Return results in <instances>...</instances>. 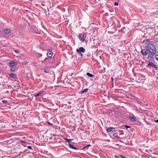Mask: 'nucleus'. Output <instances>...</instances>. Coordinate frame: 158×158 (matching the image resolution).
I'll return each mask as SVG.
<instances>
[{
	"label": "nucleus",
	"mask_w": 158,
	"mask_h": 158,
	"mask_svg": "<svg viewBox=\"0 0 158 158\" xmlns=\"http://www.w3.org/2000/svg\"><path fill=\"white\" fill-rule=\"evenodd\" d=\"M142 43L147 45L145 48L149 54L154 56L156 54V49L153 44V41H150L148 39H146L143 41Z\"/></svg>",
	"instance_id": "obj_1"
},
{
	"label": "nucleus",
	"mask_w": 158,
	"mask_h": 158,
	"mask_svg": "<svg viewBox=\"0 0 158 158\" xmlns=\"http://www.w3.org/2000/svg\"><path fill=\"white\" fill-rule=\"evenodd\" d=\"M45 61H46L45 65L47 66L50 64L55 61V58L53 57L52 58L47 57L45 58Z\"/></svg>",
	"instance_id": "obj_2"
},
{
	"label": "nucleus",
	"mask_w": 158,
	"mask_h": 158,
	"mask_svg": "<svg viewBox=\"0 0 158 158\" xmlns=\"http://www.w3.org/2000/svg\"><path fill=\"white\" fill-rule=\"evenodd\" d=\"M76 51L78 53H80V52H85V50L84 48L82 47H81L77 49Z\"/></svg>",
	"instance_id": "obj_3"
},
{
	"label": "nucleus",
	"mask_w": 158,
	"mask_h": 158,
	"mask_svg": "<svg viewBox=\"0 0 158 158\" xmlns=\"http://www.w3.org/2000/svg\"><path fill=\"white\" fill-rule=\"evenodd\" d=\"M79 40L82 42H84L85 41V39L84 38V35L82 34H80L78 36Z\"/></svg>",
	"instance_id": "obj_4"
},
{
	"label": "nucleus",
	"mask_w": 158,
	"mask_h": 158,
	"mask_svg": "<svg viewBox=\"0 0 158 158\" xmlns=\"http://www.w3.org/2000/svg\"><path fill=\"white\" fill-rule=\"evenodd\" d=\"M141 54L143 56H146L147 55H148V53L146 49H142L141 51Z\"/></svg>",
	"instance_id": "obj_5"
},
{
	"label": "nucleus",
	"mask_w": 158,
	"mask_h": 158,
	"mask_svg": "<svg viewBox=\"0 0 158 158\" xmlns=\"http://www.w3.org/2000/svg\"><path fill=\"white\" fill-rule=\"evenodd\" d=\"M11 30L10 28H6L3 30L4 34L7 35L10 33Z\"/></svg>",
	"instance_id": "obj_6"
},
{
	"label": "nucleus",
	"mask_w": 158,
	"mask_h": 158,
	"mask_svg": "<svg viewBox=\"0 0 158 158\" xmlns=\"http://www.w3.org/2000/svg\"><path fill=\"white\" fill-rule=\"evenodd\" d=\"M17 63L14 61L10 62L8 64V65L10 67H12L16 65Z\"/></svg>",
	"instance_id": "obj_7"
},
{
	"label": "nucleus",
	"mask_w": 158,
	"mask_h": 158,
	"mask_svg": "<svg viewBox=\"0 0 158 158\" xmlns=\"http://www.w3.org/2000/svg\"><path fill=\"white\" fill-rule=\"evenodd\" d=\"M53 53L51 51H49L47 53V55L48 57V58H52V56H53Z\"/></svg>",
	"instance_id": "obj_8"
},
{
	"label": "nucleus",
	"mask_w": 158,
	"mask_h": 158,
	"mask_svg": "<svg viewBox=\"0 0 158 158\" xmlns=\"http://www.w3.org/2000/svg\"><path fill=\"white\" fill-rule=\"evenodd\" d=\"M149 66L154 67L156 69H157V68L156 67V65L153 63L150 62L147 65V67H148Z\"/></svg>",
	"instance_id": "obj_9"
},
{
	"label": "nucleus",
	"mask_w": 158,
	"mask_h": 158,
	"mask_svg": "<svg viewBox=\"0 0 158 158\" xmlns=\"http://www.w3.org/2000/svg\"><path fill=\"white\" fill-rule=\"evenodd\" d=\"M107 132H110L111 131H115V128L112 127H109L106 129Z\"/></svg>",
	"instance_id": "obj_10"
},
{
	"label": "nucleus",
	"mask_w": 158,
	"mask_h": 158,
	"mask_svg": "<svg viewBox=\"0 0 158 158\" xmlns=\"http://www.w3.org/2000/svg\"><path fill=\"white\" fill-rule=\"evenodd\" d=\"M9 76L11 78L15 79H17V77L16 74L15 73H10L9 74Z\"/></svg>",
	"instance_id": "obj_11"
},
{
	"label": "nucleus",
	"mask_w": 158,
	"mask_h": 158,
	"mask_svg": "<svg viewBox=\"0 0 158 158\" xmlns=\"http://www.w3.org/2000/svg\"><path fill=\"white\" fill-rule=\"evenodd\" d=\"M148 58L150 60L152 61L154 60V56H152V55L149 54H148Z\"/></svg>",
	"instance_id": "obj_12"
},
{
	"label": "nucleus",
	"mask_w": 158,
	"mask_h": 158,
	"mask_svg": "<svg viewBox=\"0 0 158 158\" xmlns=\"http://www.w3.org/2000/svg\"><path fill=\"white\" fill-rule=\"evenodd\" d=\"M68 145H69V147L70 148H71L72 149H73L75 150H77L78 149V148H77L75 147H74L73 145H72L71 143H68Z\"/></svg>",
	"instance_id": "obj_13"
},
{
	"label": "nucleus",
	"mask_w": 158,
	"mask_h": 158,
	"mask_svg": "<svg viewBox=\"0 0 158 158\" xmlns=\"http://www.w3.org/2000/svg\"><path fill=\"white\" fill-rule=\"evenodd\" d=\"M130 120L132 122H134L136 120V118L135 116L130 117H129Z\"/></svg>",
	"instance_id": "obj_14"
},
{
	"label": "nucleus",
	"mask_w": 158,
	"mask_h": 158,
	"mask_svg": "<svg viewBox=\"0 0 158 158\" xmlns=\"http://www.w3.org/2000/svg\"><path fill=\"white\" fill-rule=\"evenodd\" d=\"M88 90V89L87 88L84 89V90H82L81 91V94H82L84 93H86V92H87Z\"/></svg>",
	"instance_id": "obj_15"
},
{
	"label": "nucleus",
	"mask_w": 158,
	"mask_h": 158,
	"mask_svg": "<svg viewBox=\"0 0 158 158\" xmlns=\"http://www.w3.org/2000/svg\"><path fill=\"white\" fill-rule=\"evenodd\" d=\"M86 75L90 77H94V75L92 74H91L89 73H87Z\"/></svg>",
	"instance_id": "obj_16"
},
{
	"label": "nucleus",
	"mask_w": 158,
	"mask_h": 158,
	"mask_svg": "<svg viewBox=\"0 0 158 158\" xmlns=\"http://www.w3.org/2000/svg\"><path fill=\"white\" fill-rule=\"evenodd\" d=\"M65 139L66 140L67 142H68L69 143H71V141L72 140H74L73 139Z\"/></svg>",
	"instance_id": "obj_17"
},
{
	"label": "nucleus",
	"mask_w": 158,
	"mask_h": 158,
	"mask_svg": "<svg viewBox=\"0 0 158 158\" xmlns=\"http://www.w3.org/2000/svg\"><path fill=\"white\" fill-rule=\"evenodd\" d=\"M113 136L114 137H116L118 138H119L120 137L118 135V134L117 132L114 133L113 134Z\"/></svg>",
	"instance_id": "obj_18"
},
{
	"label": "nucleus",
	"mask_w": 158,
	"mask_h": 158,
	"mask_svg": "<svg viewBox=\"0 0 158 158\" xmlns=\"http://www.w3.org/2000/svg\"><path fill=\"white\" fill-rule=\"evenodd\" d=\"M42 92H40L38 93L37 94L34 95V96H35V97H38L41 94Z\"/></svg>",
	"instance_id": "obj_19"
},
{
	"label": "nucleus",
	"mask_w": 158,
	"mask_h": 158,
	"mask_svg": "<svg viewBox=\"0 0 158 158\" xmlns=\"http://www.w3.org/2000/svg\"><path fill=\"white\" fill-rule=\"evenodd\" d=\"M26 75H27V76L29 77V78H31V74H29L28 73H26Z\"/></svg>",
	"instance_id": "obj_20"
},
{
	"label": "nucleus",
	"mask_w": 158,
	"mask_h": 158,
	"mask_svg": "<svg viewBox=\"0 0 158 158\" xmlns=\"http://www.w3.org/2000/svg\"><path fill=\"white\" fill-rule=\"evenodd\" d=\"M10 70L12 72H14L15 71V69L14 68L12 67L10 68Z\"/></svg>",
	"instance_id": "obj_21"
},
{
	"label": "nucleus",
	"mask_w": 158,
	"mask_h": 158,
	"mask_svg": "<svg viewBox=\"0 0 158 158\" xmlns=\"http://www.w3.org/2000/svg\"><path fill=\"white\" fill-rule=\"evenodd\" d=\"M39 62H41L42 64H45L46 61H45V59L44 60L39 61Z\"/></svg>",
	"instance_id": "obj_22"
},
{
	"label": "nucleus",
	"mask_w": 158,
	"mask_h": 158,
	"mask_svg": "<svg viewBox=\"0 0 158 158\" xmlns=\"http://www.w3.org/2000/svg\"><path fill=\"white\" fill-rule=\"evenodd\" d=\"M155 57L156 60L158 61V55L155 54Z\"/></svg>",
	"instance_id": "obj_23"
},
{
	"label": "nucleus",
	"mask_w": 158,
	"mask_h": 158,
	"mask_svg": "<svg viewBox=\"0 0 158 158\" xmlns=\"http://www.w3.org/2000/svg\"><path fill=\"white\" fill-rule=\"evenodd\" d=\"M44 72L46 73H48L49 72V70L48 69H45L44 70Z\"/></svg>",
	"instance_id": "obj_24"
},
{
	"label": "nucleus",
	"mask_w": 158,
	"mask_h": 158,
	"mask_svg": "<svg viewBox=\"0 0 158 158\" xmlns=\"http://www.w3.org/2000/svg\"><path fill=\"white\" fill-rule=\"evenodd\" d=\"M15 53H18L20 52V51L19 50H16L15 51Z\"/></svg>",
	"instance_id": "obj_25"
},
{
	"label": "nucleus",
	"mask_w": 158,
	"mask_h": 158,
	"mask_svg": "<svg viewBox=\"0 0 158 158\" xmlns=\"http://www.w3.org/2000/svg\"><path fill=\"white\" fill-rule=\"evenodd\" d=\"M27 148L28 149H31V150H32V147L31 146H29L27 147Z\"/></svg>",
	"instance_id": "obj_26"
},
{
	"label": "nucleus",
	"mask_w": 158,
	"mask_h": 158,
	"mask_svg": "<svg viewBox=\"0 0 158 158\" xmlns=\"http://www.w3.org/2000/svg\"><path fill=\"white\" fill-rule=\"evenodd\" d=\"M47 123H48V124H49V125H50V126H52L53 125V124H52L51 123H50V122H47Z\"/></svg>",
	"instance_id": "obj_27"
},
{
	"label": "nucleus",
	"mask_w": 158,
	"mask_h": 158,
	"mask_svg": "<svg viewBox=\"0 0 158 158\" xmlns=\"http://www.w3.org/2000/svg\"><path fill=\"white\" fill-rule=\"evenodd\" d=\"M125 127L127 129L131 128V127L127 125H125Z\"/></svg>",
	"instance_id": "obj_28"
},
{
	"label": "nucleus",
	"mask_w": 158,
	"mask_h": 158,
	"mask_svg": "<svg viewBox=\"0 0 158 158\" xmlns=\"http://www.w3.org/2000/svg\"><path fill=\"white\" fill-rule=\"evenodd\" d=\"M23 64L25 65L27 64L28 63V62L26 61H23Z\"/></svg>",
	"instance_id": "obj_29"
},
{
	"label": "nucleus",
	"mask_w": 158,
	"mask_h": 158,
	"mask_svg": "<svg viewBox=\"0 0 158 158\" xmlns=\"http://www.w3.org/2000/svg\"><path fill=\"white\" fill-rule=\"evenodd\" d=\"M91 146V145H90V144H89V145H87V146H85V147L83 148L84 149V148H87V147H90Z\"/></svg>",
	"instance_id": "obj_30"
},
{
	"label": "nucleus",
	"mask_w": 158,
	"mask_h": 158,
	"mask_svg": "<svg viewBox=\"0 0 158 158\" xmlns=\"http://www.w3.org/2000/svg\"><path fill=\"white\" fill-rule=\"evenodd\" d=\"M82 52H80V53H78V54H79L80 55H81V56L82 57H83V54H82Z\"/></svg>",
	"instance_id": "obj_31"
},
{
	"label": "nucleus",
	"mask_w": 158,
	"mask_h": 158,
	"mask_svg": "<svg viewBox=\"0 0 158 158\" xmlns=\"http://www.w3.org/2000/svg\"><path fill=\"white\" fill-rule=\"evenodd\" d=\"M38 56L39 57H41L42 56V55L41 54L39 53V54H38Z\"/></svg>",
	"instance_id": "obj_32"
},
{
	"label": "nucleus",
	"mask_w": 158,
	"mask_h": 158,
	"mask_svg": "<svg viewBox=\"0 0 158 158\" xmlns=\"http://www.w3.org/2000/svg\"><path fill=\"white\" fill-rule=\"evenodd\" d=\"M114 4L115 5V6H118V2H115L114 3Z\"/></svg>",
	"instance_id": "obj_33"
},
{
	"label": "nucleus",
	"mask_w": 158,
	"mask_h": 158,
	"mask_svg": "<svg viewBox=\"0 0 158 158\" xmlns=\"http://www.w3.org/2000/svg\"><path fill=\"white\" fill-rule=\"evenodd\" d=\"M2 102L4 103H7V102L6 101V100H2Z\"/></svg>",
	"instance_id": "obj_34"
},
{
	"label": "nucleus",
	"mask_w": 158,
	"mask_h": 158,
	"mask_svg": "<svg viewBox=\"0 0 158 158\" xmlns=\"http://www.w3.org/2000/svg\"><path fill=\"white\" fill-rule=\"evenodd\" d=\"M23 152H20L19 153V155H20L21 154V153H22Z\"/></svg>",
	"instance_id": "obj_35"
},
{
	"label": "nucleus",
	"mask_w": 158,
	"mask_h": 158,
	"mask_svg": "<svg viewBox=\"0 0 158 158\" xmlns=\"http://www.w3.org/2000/svg\"><path fill=\"white\" fill-rule=\"evenodd\" d=\"M120 156L122 158H126L125 157L123 156Z\"/></svg>",
	"instance_id": "obj_36"
},
{
	"label": "nucleus",
	"mask_w": 158,
	"mask_h": 158,
	"mask_svg": "<svg viewBox=\"0 0 158 158\" xmlns=\"http://www.w3.org/2000/svg\"><path fill=\"white\" fill-rule=\"evenodd\" d=\"M111 80H112V81H113V78L112 77L111 78Z\"/></svg>",
	"instance_id": "obj_37"
},
{
	"label": "nucleus",
	"mask_w": 158,
	"mask_h": 158,
	"mask_svg": "<svg viewBox=\"0 0 158 158\" xmlns=\"http://www.w3.org/2000/svg\"><path fill=\"white\" fill-rule=\"evenodd\" d=\"M73 56H72V58H73Z\"/></svg>",
	"instance_id": "obj_38"
}]
</instances>
